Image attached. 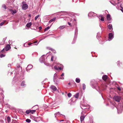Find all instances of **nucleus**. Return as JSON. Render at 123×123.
Listing matches in <instances>:
<instances>
[{"instance_id":"nucleus-1","label":"nucleus","mask_w":123,"mask_h":123,"mask_svg":"<svg viewBox=\"0 0 123 123\" xmlns=\"http://www.w3.org/2000/svg\"><path fill=\"white\" fill-rule=\"evenodd\" d=\"M85 112H81V115L80 117V120L81 122H82L84 120V118L86 116L84 115Z\"/></svg>"},{"instance_id":"nucleus-2","label":"nucleus","mask_w":123,"mask_h":123,"mask_svg":"<svg viewBox=\"0 0 123 123\" xmlns=\"http://www.w3.org/2000/svg\"><path fill=\"white\" fill-rule=\"evenodd\" d=\"M113 98L114 99L118 102H119L120 100V97L118 96H114Z\"/></svg>"},{"instance_id":"nucleus-3","label":"nucleus","mask_w":123,"mask_h":123,"mask_svg":"<svg viewBox=\"0 0 123 123\" xmlns=\"http://www.w3.org/2000/svg\"><path fill=\"white\" fill-rule=\"evenodd\" d=\"M114 34L112 33H110L109 34V39H108V40L109 41H110L113 38Z\"/></svg>"},{"instance_id":"nucleus-4","label":"nucleus","mask_w":123,"mask_h":123,"mask_svg":"<svg viewBox=\"0 0 123 123\" xmlns=\"http://www.w3.org/2000/svg\"><path fill=\"white\" fill-rule=\"evenodd\" d=\"M28 5L26 4H23L22 6V8L24 10L27 9L28 8Z\"/></svg>"},{"instance_id":"nucleus-5","label":"nucleus","mask_w":123,"mask_h":123,"mask_svg":"<svg viewBox=\"0 0 123 123\" xmlns=\"http://www.w3.org/2000/svg\"><path fill=\"white\" fill-rule=\"evenodd\" d=\"M88 16L90 17H94L96 16V14L93 12H91L88 14Z\"/></svg>"},{"instance_id":"nucleus-6","label":"nucleus","mask_w":123,"mask_h":123,"mask_svg":"<svg viewBox=\"0 0 123 123\" xmlns=\"http://www.w3.org/2000/svg\"><path fill=\"white\" fill-rule=\"evenodd\" d=\"M44 55H43L39 59V61L41 62H44L45 61V58L44 57Z\"/></svg>"},{"instance_id":"nucleus-7","label":"nucleus","mask_w":123,"mask_h":123,"mask_svg":"<svg viewBox=\"0 0 123 123\" xmlns=\"http://www.w3.org/2000/svg\"><path fill=\"white\" fill-rule=\"evenodd\" d=\"M33 66L31 65H29L27 66V67L26 68V69L27 71H28L30 69H31L32 68Z\"/></svg>"},{"instance_id":"nucleus-8","label":"nucleus","mask_w":123,"mask_h":123,"mask_svg":"<svg viewBox=\"0 0 123 123\" xmlns=\"http://www.w3.org/2000/svg\"><path fill=\"white\" fill-rule=\"evenodd\" d=\"M11 48L10 45L9 44H7L5 50L6 51H7L9 50Z\"/></svg>"},{"instance_id":"nucleus-9","label":"nucleus","mask_w":123,"mask_h":123,"mask_svg":"<svg viewBox=\"0 0 123 123\" xmlns=\"http://www.w3.org/2000/svg\"><path fill=\"white\" fill-rule=\"evenodd\" d=\"M52 89L53 91H55L57 90L56 87L54 86H51L50 87Z\"/></svg>"},{"instance_id":"nucleus-10","label":"nucleus","mask_w":123,"mask_h":123,"mask_svg":"<svg viewBox=\"0 0 123 123\" xmlns=\"http://www.w3.org/2000/svg\"><path fill=\"white\" fill-rule=\"evenodd\" d=\"M10 11L12 14L16 13V10H13L12 9L10 10Z\"/></svg>"},{"instance_id":"nucleus-11","label":"nucleus","mask_w":123,"mask_h":123,"mask_svg":"<svg viewBox=\"0 0 123 123\" xmlns=\"http://www.w3.org/2000/svg\"><path fill=\"white\" fill-rule=\"evenodd\" d=\"M57 74L56 73L55 74L53 78V80L54 82H55V81H56L55 80V79L57 78Z\"/></svg>"},{"instance_id":"nucleus-12","label":"nucleus","mask_w":123,"mask_h":123,"mask_svg":"<svg viewBox=\"0 0 123 123\" xmlns=\"http://www.w3.org/2000/svg\"><path fill=\"white\" fill-rule=\"evenodd\" d=\"M108 78V76L106 75H105L102 77V79L103 80H105Z\"/></svg>"},{"instance_id":"nucleus-13","label":"nucleus","mask_w":123,"mask_h":123,"mask_svg":"<svg viewBox=\"0 0 123 123\" xmlns=\"http://www.w3.org/2000/svg\"><path fill=\"white\" fill-rule=\"evenodd\" d=\"M32 24L31 22H30L29 23L27 24L26 26L27 27L29 28L31 26Z\"/></svg>"},{"instance_id":"nucleus-14","label":"nucleus","mask_w":123,"mask_h":123,"mask_svg":"<svg viewBox=\"0 0 123 123\" xmlns=\"http://www.w3.org/2000/svg\"><path fill=\"white\" fill-rule=\"evenodd\" d=\"M106 18L108 20H110L111 19L110 15L109 14H108Z\"/></svg>"},{"instance_id":"nucleus-15","label":"nucleus","mask_w":123,"mask_h":123,"mask_svg":"<svg viewBox=\"0 0 123 123\" xmlns=\"http://www.w3.org/2000/svg\"><path fill=\"white\" fill-rule=\"evenodd\" d=\"M108 28L109 29L112 31V25L109 24L108 26Z\"/></svg>"},{"instance_id":"nucleus-16","label":"nucleus","mask_w":123,"mask_h":123,"mask_svg":"<svg viewBox=\"0 0 123 123\" xmlns=\"http://www.w3.org/2000/svg\"><path fill=\"white\" fill-rule=\"evenodd\" d=\"M55 19H56V18L55 17V18L51 19V20H50L49 21V23H50L53 21H55Z\"/></svg>"},{"instance_id":"nucleus-17","label":"nucleus","mask_w":123,"mask_h":123,"mask_svg":"<svg viewBox=\"0 0 123 123\" xmlns=\"http://www.w3.org/2000/svg\"><path fill=\"white\" fill-rule=\"evenodd\" d=\"M61 115V114H60V112H57V113H55V117H56L57 116V115Z\"/></svg>"},{"instance_id":"nucleus-18","label":"nucleus","mask_w":123,"mask_h":123,"mask_svg":"<svg viewBox=\"0 0 123 123\" xmlns=\"http://www.w3.org/2000/svg\"><path fill=\"white\" fill-rule=\"evenodd\" d=\"M79 93H76L74 95V97L76 98H78L79 96Z\"/></svg>"},{"instance_id":"nucleus-19","label":"nucleus","mask_w":123,"mask_h":123,"mask_svg":"<svg viewBox=\"0 0 123 123\" xmlns=\"http://www.w3.org/2000/svg\"><path fill=\"white\" fill-rule=\"evenodd\" d=\"M75 81L76 82L79 83L80 82V80L79 79L77 78L76 79Z\"/></svg>"},{"instance_id":"nucleus-20","label":"nucleus","mask_w":123,"mask_h":123,"mask_svg":"<svg viewBox=\"0 0 123 123\" xmlns=\"http://www.w3.org/2000/svg\"><path fill=\"white\" fill-rule=\"evenodd\" d=\"M82 87L83 90H84L85 89L86 87V85L84 84H82Z\"/></svg>"},{"instance_id":"nucleus-21","label":"nucleus","mask_w":123,"mask_h":123,"mask_svg":"<svg viewBox=\"0 0 123 123\" xmlns=\"http://www.w3.org/2000/svg\"><path fill=\"white\" fill-rule=\"evenodd\" d=\"M65 26L63 25L62 26H60L59 27V28L60 29H62L64 28H65Z\"/></svg>"},{"instance_id":"nucleus-22","label":"nucleus","mask_w":123,"mask_h":123,"mask_svg":"<svg viewBox=\"0 0 123 123\" xmlns=\"http://www.w3.org/2000/svg\"><path fill=\"white\" fill-rule=\"evenodd\" d=\"M25 81H23L21 83V85L22 86H24L25 85Z\"/></svg>"},{"instance_id":"nucleus-23","label":"nucleus","mask_w":123,"mask_h":123,"mask_svg":"<svg viewBox=\"0 0 123 123\" xmlns=\"http://www.w3.org/2000/svg\"><path fill=\"white\" fill-rule=\"evenodd\" d=\"M50 28V27L49 26H48L46 28L44 29V31H48L49 29Z\"/></svg>"},{"instance_id":"nucleus-24","label":"nucleus","mask_w":123,"mask_h":123,"mask_svg":"<svg viewBox=\"0 0 123 123\" xmlns=\"http://www.w3.org/2000/svg\"><path fill=\"white\" fill-rule=\"evenodd\" d=\"M7 119L8 123H9L11 120L10 117H7Z\"/></svg>"},{"instance_id":"nucleus-25","label":"nucleus","mask_w":123,"mask_h":123,"mask_svg":"<svg viewBox=\"0 0 123 123\" xmlns=\"http://www.w3.org/2000/svg\"><path fill=\"white\" fill-rule=\"evenodd\" d=\"M78 31L77 28L76 27V28H75V35H76V33H77V34Z\"/></svg>"},{"instance_id":"nucleus-26","label":"nucleus","mask_w":123,"mask_h":123,"mask_svg":"<svg viewBox=\"0 0 123 123\" xmlns=\"http://www.w3.org/2000/svg\"><path fill=\"white\" fill-rule=\"evenodd\" d=\"M26 122H28V123H30L31 122V120L30 119H26Z\"/></svg>"},{"instance_id":"nucleus-27","label":"nucleus","mask_w":123,"mask_h":123,"mask_svg":"<svg viewBox=\"0 0 123 123\" xmlns=\"http://www.w3.org/2000/svg\"><path fill=\"white\" fill-rule=\"evenodd\" d=\"M30 112H31V110H27L26 111V113L27 114H29Z\"/></svg>"},{"instance_id":"nucleus-28","label":"nucleus","mask_w":123,"mask_h":123,"mask_svg":"<svg viewBox=\"0 0 123 123\" xmlns=\"http://www.w3.org/2000/svg\"><path fill=\"white\" fill-rule=\"evenodd\" d=\"M2 7L3 8L5 9H6V6L5 4L3 5L2 6Z\"/></svg>"},{"instance_id":"nucleus-29","label":"nucleus","mask_w":123,"mask_h":123,"mask_svg":"<svg viewBox=\"0 0 123 123\" xmlns=\"http://www.w3.org/2000/svg\"><path fill=\"white\" fill-rule=\"evenodd\" d=\"M31 113L32 114H33L35 112H36V110H31Z\"/></svg>"},{"instance_id":"nucleus-30","label":"nucleus","mask_w":123,"mask_h":123,"mask_svg":"<svg viewBox=\"0 0 123 123\" xmlns=\"http://www.w3.org/2000/svg\"><path fill=\"white\" fill-rule=\"evenodd\" d=\"M5 55L4 54H1L0 55V57L1 58H2L3 57H4L5 56Z\"/></svg>"},{"instance_id":"nucleus-31","label":"nucleus","mask_w":123,"mask_h":123,"mask_svg":"<svg viewBox=\"0 0 123 123\" xmlns=\"http://www.w3.org/2000/svg\"><path fill=\"white\" fill-rule=\"evenodd\" d=\"M40 16V15H37V16H36L35 18V20H36L37 19V18L39 17Z\"/></svg>"},{"instance_id":"nucleus-32","label":"nucleus","mask_w":123,"mask_h":123,"mask_svg":"<svg viewBox=\"0 0 123 123\" xmlns=\"http://www.w3.org/2000/svg\"><path fill=\"white\" fill-rule=\"evenodd\" d=\"M71 94L70 93H68V96L69 97H70L71 96Z\"/></svg>"},{"instance_id":"nucleus-33","label":"nucleus","mask_w":123,"mask_h":123,"mask_svg":"<svg viewBox=\"0 0 123 123\" xmlns=\"http://www.w3.org/2000/svg\"><path fill=\"white\" fill-rule=\"evenodd\" d=\"M5 22H2L0 24V26H2L4 23Z\"/></svg>"},{"instance_id":"nucleus-34","label":"nucleus","mask_w":123,"mask_h":123,"mask_svg":"<svg viewBox=\"0 0 123 123\" xmlns=\"http://www.w3.org/2000/svg\"><path fill=\"white\" fill-rule=\"evenodd\" d=\"M54 68L56 70H58V68L57 67H56V66H54Z\"/></svg>"},{"instance_id":"nucleus-35","label":"nucleus","mask_w":123,"mask_h":123,"mask_svg":"<svg viewBox=\"0 0 123 123\" xmlns=\"http://www.w3.org/2000/svg\"><path fill=\"white\" fill-rule=\"evenodd\" d=\"M75 37L74 38V40H73V42H72V43L73 44L74 43V42H75Z\"/></svg>"},{"instance_id":"nucleus-36","label":"nucleus","mask_w":123,"mask_h":123,"mask_svg":"<svg viewBox=\"0 0 123 123\" xmlns=\"http://www.w3.org/2000/svg\"><path fill=\"white\" fill-rule=\"evenodd\" d=\"M9 43L10 45H11L12 44V42L11 41H9Z\"/></svg>"},{"instance_id":"nucleus-37","label":"nucleus","mask_w":123,"mask_h":123,"mask_svg":"<svg viewBox=\"0 0 123 123\" xmlns=\"http://www.w3.org/2000/svg\"><path fill=\"white\" fill-rule=\"evenodd\" d=\"M59 78L61 79H63L64 78L63 77V76H61Z\"/></svg>"},{"instance_id":"nucleus-38","label":"nucleus","mask_w":123,"mask_h":123,"mask_svg":"<svg viewBox=\"0 0 123 123\" xmlns=\"http://www.w3.org/2000/svg\"><path fill=\"white\" fill-rule=\"evenodd\" d=\"M54 58V57L53 56H52L51 57V61H52L53 60V59Z\"/></svg>"},{"instance_id":"nucleus-39","label":"nucleus","mask_w":123,"mask_h":123,"mask_svg":"<svg viewBox=\"0 0 123 123\" xmlns=\"http://www.w3.org/2000/svg\"><path fill=\"white\" fill-rule=\"evenodd\" d=\"M51 50L53 51L54 53H56V51L54 49H52Z\"/></svg>"},{"instance_id":"nucleus-40","label":"nucleus","mask_w":123,"mask_h":123,"mask_svg":"<svg viewBox=\"0 0 123 123\" xmlns=\"http://www.w3.org/2000/svg\"><path fill=\"white\" fill-rule=\"evenodd\" d=\"M44 64L45 65H46L49 66V65H50V64L48 63H45Z\"/></svg>"},{"instance_id":"nucleus-41","label":"nucleus","mask_w":123,"mask_h":123,"mask_svg":"<svg viewBox=\"0 0 123 123\" xmlns=\"http://www.w3.org/2000/svg\"><path fill=\"white\" fill-rule=\"evenodd\" d=\"M100 20L102 21H104V18H102L100 19Z\"/></svg>"},{"instance_id":"nucleus-42","label":"nucleus","mask_w":123,"mask_h":123,"mask_svg":"<svg viewBox=\"0 0 123 123\" xmlns=\"http://www.w3.org/2000/svg\"><path fill=\"white\" fill-rule=\"evenodd\" d=\"M42 29V27L41 26H40L39 27V30H41Z\"/></svg>"},{"instance_id":"nucleus-43","label":"nucleus","mask_w":123,"mask_h":123,"mask_svg":"<svg viewBox=\"0 0 123 123\" xmlns=\"http://www.w3.org/2000/svg\"><path fill=\"white\" fill-rule=\"evenodd\" d=\"M118 89L119 90V91H120L121 90L120 88L119 87H117Z\"/></svg>"},{"instance_id":"nucleus-44","label":"nucleus","mask_w":123,"mask_h":123,"mask_svg":"<svg viewBox=\"0 0 123 123\" xmlns=\"http://www.w3.org/2000/svg\"><path fill=\"white\" fill-rule=\"evenodd\" d=\"M64 73H63L61 75V76H64Z\"/></svg>"},{"instance_id":"nucleus-45","label":"nucleus","mask_w":123,"mask_h":123,"mask_svg":"<svg viewBox=\"0 0 123 123\" xmlns=\"http://www.w3.org/2000/svg\"><path fill=\"white\" fill-rule=\"evenodd\" d=\"M58 68L60 70H61L62 69V67H58Z\"/></svg>"},{"instance_id":"nucleus-46","label":"nucleus","mask_w":123,"mask_h":123,"mask_svg":"<svg viewBox=\"0 0 123 123\" xmlns=\"http://www.w3.org/2000/svg\"><path fill=\"white\" fill-rule=\"evenodd\" d=\"M68 24L69 25H70L71 24L69 22H68Z\"/></svg>"},{"instance_id":"nucleus-47","label":"nucleus","mask_w":123,"mask_h":123,"mask_svg":"<svg viewBox=\"0 0 123 123\" xmlns=\"http://www.w3.org/2000/svg\"><path fill=\"white\" fill-rule=\"evenodd\" d=\"M55 80L56 81H55V82H57L58 81V79H55Z\"/></svg>"},{"instance_id":"nucleus-48","label":"nucleus","mask_w":123,"mask_h":123,"mask_svg":"<svg viewBox=\"0 0 123 123\" xmlns=\"http://www.w3.org/2000/svg\"><path fill=\"white\" fill-rule=\"evenodd\" d=\"M55 80L56 81H55V82H57L58 81V79H55Z\"/></svg>"},{"instance_id":"nucleus-49","label":"nucleus","mask_w":123,"mask_h":123,"mask_svg":"<svg viewBox=\"0 0 123 123\" xmlns=\"http://www.w3.org/2000/svg\"><path fill=\"white\" fill-rule=\"evenodd\" d=\"M4 51V49H3L1 51L2 52H3Z\"/></svg>"},{"instance_id":"nucleus-50","label":"nucleus","mask_w":123,"mask_h":123,"mask_svg":"<svg viewBox=\"0 0 123 123\" xmlns=\"http://www.w3.org/2000/svg\"><path fill=\"white\" fill-rule=\"evenodd\" d=\"M37 118H39V121L41 119V118H40V117H38Z\"/></svg>"},{"instance_id":"nucleus-51","label":"nucleus","mask_w":123,"mask_h":123,"mask_svg":"<svg viewBox=\"0 0 123 123\" xmlns=\"http://www.w3.org/2000/svg\"><path fill=\"white\" fill-rule=\"evenodd\" d=\"M31 44H32V43H29L28 44V45H30Z\"/></svg>"},{"instance_id":"nucleus-52","label":"nucleus","mask_w":123,"mask_h":123,"mask_svg":"<svg viewBox=\"0 0 123 123\" xmlns=\"http://www.w3.org/2000/svg\"><path fill=\"white\" fill-rule=\"evenodd\" d=\"M37 41H35L34 42V43H37Z\"/></svg>"},{"instance_id":"nucleus-53","label":"nucleus","mask_w":123,"mask_h":123,"mask_svg":"<svg viewBox=\"0 0 123 123\" xmlns=\"http://www.w3.org/2000/svg\"><path fill=\"white\" fill-rule=\"evenodd\" d=\"M121 11H122V12H123V10H122V9H121Z\"/></svg>"},{"instance_id":"nucleus-54","label":"nucleus","mask_w":123,"mask_h":123,"mask_svg":"<svg viewBox=\"0 0 123 123\" xmlns=\"http://www.w3.org/2000/svg\"><path fill=\"white\" fill-rule=\"evenodd\" d=\"M2 94L3 95V96H2L3 98H4V95L3 94Z\"/></svg>"},{"instance_id":"nucleus-55","label":"nucleus","mask_w":123,"mask_h":123,"mask_svg":"<svg viewBox=\"0 0 123 123\" xmlns=\"http://www.w3.org/2000/svg\"><path fill=\"white\" fill-rule=\"evenodd\" d=\"M82 109H86V108H82Z\"/></svg>"},{"instance_id":"nucleus-56","label":"nucleus","mask_w":123,"mask_h":123,"mask_svg":"<svg viewBox=\"0 0 123 123\" xmlns=\"http://www.w3.org/2000/svg\"><path fill=\"white\" fill-rule=\"evenodd\" d=\"M29 17H31V14H29Z\"/></svg>"},{"instance_id":"nucleus-57","label":"nucleus","mask_w":123,"mask_h":123,"mask_svg":"<svg viewBox=\"0 0 123 123\" xmlns=\"http://www.w3.org/2000/svg\"><path fill=\"white\" fill-rule=\"evenodd\" d=\"M6 112H7V110H6Z\"/></svg>"},{"instance_id":"nucleus-58","label":"nucleus","mask_w":123,"mask_h":123,"mask_svg":"<svg viewBox=\"0 0 123 123\" xmlns=\"http://www.w3.org/2000/svg\"><path fill=\"white\" fill-rule=\"evenodd\" d=\"M119 62V61H118V62ZM118 64H119V63H117V65H118Z\"/></svg>"},{"instance_id":"nucleus-59","label":"nucleus","mask_w":123,"mask_h":123,"mask_svg":"<svg viewBox=\"0 0 123 123\" xmlns=\"http://www.w3.org/2000/svg\"><path fill=\"white\" fill-rule=\"evenodd\" d=\"M9 65H9V64H8V67H9Z\"/></svg>"},{"instance_id":"nucleus-60","label":"nucleus","mask_w":123,"mask_h":123,"mask_svg":"<svg viewBox=\"0 0 123 123\" xmlns=\"http://www.w3.org/2000/svg\"><path fill=\"white\" fill-rule=\"evenodd\" d=\"M68 85H70V83H68Z\"/></svg>"},{"instance_id":"nucleus-61","label":"nucleus","mask_w":123,"mask_h":123,"mask_svg":"<svg viewBox=\"0 0 123 123\" xmlns=\"http://www.w3.org/2000/svg\"><path fill=\"white\" fill-rule=\"evenodd\" d=\"M98 33L97 34V36H98Z\"/></svg>"},{"instance_id":"nucleus-62","label":"nucleus","mask_w":123,"mask_h":123,"mask_svg":"<svg viewBox=\"0 0 123 123\" xmlns=\"http://www.w3.org/2000/svg\"><path fill=\"white\" fill-rule=\"evenodd\" d=\"M12 74V72L11 73V74Z\"/></svg>"},{"instance_id":"nucleus-63","label":"nucleus","mask_w":123,"mask_h":123,"mask_svg":"<svg viewBox=\"0 0 123 123\" xmlns=\"http://www.w3.org/2000/svg\"><path fill=\"white\" fill-rule=\"evenodd\" d=\"M25 44H24V46H25Z\"/></svg>"},{"instance_id":"nucleus-64","label":"nucleus","mask_w":123,"mask_h":123,"mask_svg":"<svg viewBox=\"0 0 123 123\" xmlns=\"http://www.w3.org/2000/svg\"><path fill=\"white\" fill-rule=\"evenodd\" d=\"M63 121V120H61V121Z\"/></svg>"}]
</instances>
